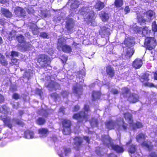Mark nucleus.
Listing matches in <instances>:
<instances>
[{
  "instance_id": "29",
  "label": "nucleus",
  "mask_w": 157,
  "mask_h": 157,
  "mask_svg": "<svg viewBox=\"0 0 157 157\" xmlns=\"http://www.w3.org/2000/svg\"><path fill=\"white\" fill-rule=\"evenodd\" d=\"M128 124L126 123L123 120H122L118 125V128L120 129H123L126 131L128 128Z\"/></svg>"
},
{
  "instance_id": "38",
  "label": "nucleus",
  "mask_w": 157,
  "mask_h": 157,
  "mask_svg": "<svg viewBox=\"0 0 157 157\" xmlns=\"http://www.w3.org/2000/svg\"><path fill=\"white\" fill-rule=\"evenodd\" d=\"M136 145L132 144L129 146L128 151L129 153L134 154L136 151Z\"/></svg>"
},
{
  "instance_id": "3",
  "label": "nucleus",
  "mask_w": 157,
  "mask_h": 157,
  "mask_svg": "<svg viewBox=\"0 0 157 157\" xmlns=\"http://www.w3.org/2000/svg\"><path fill=\"white\" fill-rule=\"evenodd\" d=\"M122 92L121 95H122L123 97L126 98L127 97V94H129L128 96L127 100L130 103H135L139 101V96L136 94L130 92V89L127 87H124L122 89Z\"/></svg>"
},
{
  "instance_id": "54",
  "label": "nucleus",
  "mask_w": 157,
  "mask_h": 157,
  "mask_svg": "<svg viewBox=\"0 0 157 157\" xmlns=\"http://www.w3.org/2000/svg\"><path fill=\"white\" fill-rule=\"evenodd\" d=\"M40 36L44 38H48V35L46 32H43L40 33Z\"/></svg>"
},
{
  "instance_id": "2",
  "label": "nucleus",
  "mask_w": 157,
  "mask_h": 157,
  "mask_svg": "<svg viewBox=\"0 0 157 157\" xmlns=\"http://www.w3.org/2000/svg\"><path fill=\"white\" fill-rule=\"evenodd\" d=\"M84 111H81L78 113H74L73 116V119L77 121L78 123H84L88 121L90 115L86 113L90 111V109L89 105L85 104L83 108Z\"/></svg>"
},
{
  "instance_id": "12",
  "label": "nucleus",
  "mask_w": 157,
  "mask_h": 157,
  "mask_svg": "<svg viewBox=\"0 0 157 157\" xmlns=\"http://www.w3.org/2000/svg\"><path fill=\"white\" fill-rule=\"evenodd\" d=\"M110 29L103 26L101 27L99 33L102 37L104 38L109 36L110 34Z\"/></svg>"
},
{
  "instance_id": "11",
  "label": "nucleus",
  "mask_w": 157,
  "mask_h": 157,
  "mask_svg": "<svg viewBox=\"0 0 157 157\" xmlns=\"http://www.w3.org/2000/svg\"><path fill=\"white\" fill-rule=\"evenodd\" d=\"M45 87L47 88L50 91H51L53 90H56L60 87V85L58 82L51 80Z\"/></svg>"
},
{
  "instance_id": "43",
  "label": "nucleus",
  "mask_w": 157,
  "mask_h": 157,
  "mask_svg": "<svg viewBox=\"0 0 157 157\" xmlns=\"http://www.w3.org/2000/svg\"><path fill=\"white\" fill-rule=\"evenodd\" d=\"M11 62L10 63V64L11 65H18L17 59L14 57H11Z\"/></svg>"
},
{
  "instance_id": "15",
  "label": "nucleus",
  "mask_w": 157,
  "mask_h": 157,
  "mask_svg": "<svg viewBox=\"0 0 157 157\" xmlns=\"http://www.w3.org/2000/svg\"><path fill=\"white\" fill-rule=\"evenodd\" d=\"M116 122L113 120H109L105 122L106 128L109 130L114 129L116 125Z\"/></svg>"
},
{
  "instance_id": "9",
  "label": "nucleus",
  "mask_w": 157,
  "mask_h": 157,
  "mask_svg": "<svg viewBox=\"0 0 157 157\" xmlns=\"http://www.w3.org/2000/svg\"><path fill=\"white\" fill-rule=\"evenodd\" d=\"M0 120L3 123L4 126L10 128H12V124L11 122V118L7 115H1L0 116Z\"/></svg>"
},
{
  "instance_id": "4",
  "label": "nucleus",
  "mask_w": 157,
  "mask_h": 157,
  "mask_svg": "<svg viewBox=\"0 0 157 157\" xmlns=\"http://www.w3.org/2000/svg\"><path fill=\"white\" fill-rule=\"evenodd\" d=\"M66 40L63 37L59 38L57 41V48L58 50H61L65 53H70L72 51V48L70 45L64 43Z\"/></svg>"
},
{
  "instance_id": "46",
  "label": "nucleus",
  "mask_w": 157,
  "mask_h": 157,
  "mask_svg": "<svg viewBox=\"0 0 157 157\" xmlns=\"http://www.w3.org/2000/svg\"><path fill=\"white\" fill-rule=\"evenodd\" d=\"M23 76V78H26L29 80L30 77V72L27 71H25Z\"/></svg>"
},
{
  "instance_id": "13",
  "label": "nucleus",
  "mask_w": 157,
  "mask_h": 157,
  "mask_svg": "<svg viewBox=\"0 0 157 157\" xmlns=\"http://www.w3.org/2000/svg\"><path fill=\"white\" fill-rule=\"evenodd\" d=\"M71 153V150L70 148L65 146L62 147L61 148V152L59 153V155L60 157H64V156L68 155Z\"/></svg>"
},
{
  "instance_id": "49",
  "label": "nucleus",
  "mask_w": 157,
  "mask_h": 157,
  "mask_svg": "<svg viewBox=\"0 0 157 157\" xmlns=\"http://www.w3.org/2000/svg\"><path fill=\"white\" fill-rule=\"evenodd\" d=\"M80 44L79 43H77L75 41H73L72 45L75 47V49H79L80 48L79 45Z\"/></svg>"
},
{
  "instance_id": "35",
  "label": "nucleus",
  "mask_w": 157,
  "mask_h": 157,
  "mask_svg": "<svg viewBox=\"0 0 157 157\" xmlns=\"http://www.w3.org/2000/svg\"><path fill=\"white\" fill-rule=\"evenodd\" d=\"M126 53L125 55V56L127 58H131L134 52V51L133 50V48H127Z\"/></svg>"
},
{
  "instance_id": "40",
  "label": "nucleus",
  "mask_w": 157,
  "mask_h": 157,
  "mask_svg": "<svg viewBox=\"0 0 157 157\" xmlns=\"http://www.w3.org/2000/svg\"><path fill=\"white\" fill-rule=\"evenodd\" d=\"M151 30L148 29V27L147 26H144L143 27L142 30V35L143 36H146L149 34L150 33Z\"/></svg>"
},
{
  "instance_id": "8",
  "label": "nucleus",
  "mask_w": 157,
  "mask_h": 157,
  "mask_svg": "<svg viewBox=\"0 0 157 157\" xmlns=\"http://www.w3.org/2000/svg\"><path fill=\"white\" fill-rule=\"evenodd\" d=\"M106 140L109 143L112 149L117 153H122L124 151V150L122 146L117 144H114L113 143H111L112 140L111 138L109 137L106 138Z\"/></svg>"
},
{
  "instance_id": "27",
  "label": "nucleus",
  "mask_w": 157,
  "mask_h": 157,
  "mask_svg": "<svg viewBox=\"0 0 157 157\" xmlns=\"http://www.w3.org/2000/svg\"><path fill=\"white\" fill-rule=\"evenodd\" d=\"M1 12L2 14L6 17L10 18L12 16L11 13L7 9L2 8Z\"/></svg>"
},
{
  "instance_id": "31",
  "label": "nucleus",
  "mask_w": 157,
  "mask_h": 157,
  "mask_svg": "<svg viewBox=\"0 0 157 157\" xmlns=\"http://www.w3.org/2000/svg\"><path fill=\"white\" fill-rule=\"evenodd\" d=\"M105 5L103 2L100 1H98L94 6L95 8L98 10H101L105 7Z\"/></svg>"
},
{
  "instance_id": "59",
  "label": "nucleus",
  "mask_w": 157,
  "mask_h": 157,
  "mask_svg": "<svg viewBox=\"0 0 157 157\" xmlns=\"http://www.w3.org/2000/svg\"><path fill=\"white\" fill-rule=\"evenodd\" d=\"M61 94L62 95L63 97H64L68 95V93L66 91H63L61 93Z\"/></svg>"
},
{
  "instance_id": "63",
  "label": "nucleus",
  "mask_w": 157,
  "mask_h": 157,
  "mask_svg": "<svg viewBox=\"0 0 157 157\" xmlns=\"http://www.w3.org/2000/svg\"><path fill=\"white\" fill-rule=\"evenodd\" d=\"M154 73V79L155 80L157 81V71H155V72H153Z\"/></svg>"
},
{
  "instance_id": "57",
  "label": "nucleus",
  "mask_w": 157,
  "mask_h": 157,
  "mask_svg": "<svg viewBox=\"0 0 157 157\" xmlns=\"http://www.w3.org/2000/svg\"><path fill=\"white\" fill-rule=\"evenodd\" d=\"M50 96L52 98H57L58 97V94L56 93H53L51 94Z\"/></svg>"
},
{
  "instance_id": "50",
  "label": "nucleus",
  "mask_w": 157,
  "mask_h": 157,
  "mask_svg": "<svg viewBox=\"0 0 157 157\" xmlns=\"http://www.w3.org/2000/svg\"><path fill=\"white\" fill-rule=\"evenodd\" d=\"M66 28L68 31H70L71 29L73 28L72 26L71 23L70 22H67L66 23Z\"/></svg>"
},
{
  "instance_id": "25",
  "label": "nucleus",
  "mask_w": 157,
  "mask_h": 157,
  "mask_svg": "<svg viewBox=\"0 0 157 157\" xmlns=\"http://www.w3.org/2000/svg\"><path fill=\"white\" fill-rule=\"evenodd\" d=\"M49 132L46 128H42L38 130V133L42 136H46L49 134Z\"/></svg>"
},
{
  "instance_id": "62",
  "label": "nucleus",
  "mask_w": 157,
  "mask_h": 157,
  "mask_svg": "<svg viewBox=\"0 0 157 157\" xmlns=\"http://www.w3.org/2000/svg\"><path fill=\"white\" fill-rule=\"evenodd\" d=\"M4 101V97L0 94V103L3 102Z\"/></svg>"
},
{
  "instance_id": "48",
  "label": "nucleus",
  "mask_w": 157,
  "mask_h": 157,
  "mask_svg": "<svg viewBox=\"0 0 157 157\" xmlns=\"http://www.w3.org/2000/svg\"><path fill=\"white\" fill-rule=\"evenodd\" d=\"M36 94L40 96L41 97L43 94L42 90L38 88L36 89Z\"/></svg>"
},
{
  "instance_id": "44",
  "label": "nucleus",
  "mask_w": 157,
  "mask_h": 157,
  "mask_svg": "<svg viewBox=\"0 0 157 157\" xmlns=\"http://www.w3.org/2000/svg\"><path fill=\"white\" fill-rule=\"evenodd\" d=\"M144 85L145 86H147L149 87H157L156 86L154 85L152 83L145 82L144 83Z\"/></svg>"
},
{
  "instance_id": "56",
  "label": "nucleus",
  "mask_w": 157,
  "mask_h": 157,
  "mask_svg": "<svg viewBox=\"0 0 157 157\" xmlns=\"http://www.w3.org/2000/svg\"><path fill=\"white\" fill-rule=\"evenodd\" d=\"M124 11L125 12V14H126L128 13L130 11V10L128 6H125Z\"/></svg>"
},
{
  "instance_id": "18",
  "label": "nucleus",
  "mask_w": 157,
  "mask_h": 157,
  "mask_svg": "<svg viewBox=\"0 0 157 157\" xmlns=\"http://www.w3.org/2000/svg\"><path fill=\"white\" fill-rule=\"evenodd\" d=\"M99 16L101 21L104 22L107 21L109 18V13L104 10H102L100 12Z\"/></svg>"
},
{
  "instance_id": "6",
  "label": "nucleus",
  "mask_w": 157,
  "mask_h": 157,
  "mask_svg": "<svg viewBox=\"0 0 157 157\" xmlns=\"http://www.w3.org/2000/svg\"><path fill=\"white\" fill-rule=\"evenodd\" d=\"M16 39L20 44L17 45V47L20 48L21 49L24 51H26L29 47L28 46L29 42H26L25 37L22 34H21L17 36Z\"/></svg>"
},
{
  "instance_id": "28",
  "label": "nucleus",
  "mask_w": 157,
  "mask_h": 157,
  "mask_svg": "<svg viewBox=\"0 0 157 157\" xmlns=\"http://www.w3.org/2000/svg\"><path fill=\"white\" fill-rule=\"evenodd\" d=\"M0 64L2 66L6 67L8 64V62L4 55L0 53Z\"/></svg>"
},
{
  "instance_id": "5",
  "label": "nucleus",
  "mask_w": 157,
  "mask_h": 157,
  "mask_svg": "<svg viewBox=\"0 0 157 157\" xmlns=\"http://www.w3.org/2000/svg\"><path fill=\"white\" fill-rule=\"evenodd\" d=\"M36 60L40 67L43 68H46L49 66L51 61L49 57L44 54L39 55L36 57Z\"/></svg>"
},
{
  "instance_id": "33",
  "label": "nucleus",
  "mask_w": 157,
  "mask_h": 157,
  "mask_svg": "<svg viewBox=\"0 0 157 157\" xmlns=\"http://www.w3.org/2000/svg\"><path fill=\"white\" fill-rule=\"evenodd\" d=\"M146 17L149 21L151 20L152 17L155 14V13L152 10L147 11L146 12Z\"/></svg>"
},
{
  "instance_id": "60",
  "label": "nucleus",
  "mask_w": 157,
  "mask_h": 157,
  "mask_svg": "<svg viewBox=\"0 0 157 157\" xmlns=\"http://www.w3.org/2000/svg\"><path fill=\"white\" fill-rule=\"evenodd\" d=\"M143 27H137L136 29L137 30V32L138 33H140L141 32L142 33V30L143 29Z\"/></svg>"
},
{
  "instance_id": "19",
  "label": "nucleus",
  "mask_w": 157,
  "mask_h": 157,
  "mask_svg": "<svg viewBox=\"0 0 157 157\" xmlns=\"http://www.w3.org/2000/svg\"><path fill=\"white\" fill-rule=\"evenodd\" d=\"M123 44L126 47L130 48L134 46L135 42L132 39L129 37H127L125 38Z\"/></svg>"
},
{
  "instance_id": "52",
  "label": "nucleus",
  "mask_w": 157,
  "mask_h": 157,
  "mask_svg": "<svg viewBox=\"0 0 157 157\" xmlns=\"http://www.w3.org/2000/svg\"><path fill=\"white\" fill-rule=\"evenodd\" d=\"M12 98L15 100H17L20 98V97L18 94L14 93L13 94Z\"/></svg>"
},
{
  "instance_id": "17",
  "label": "nucleus",
  "mask_w": 157,
  "mask_h": 157,
  "mask_svg": "<svg viewBox=\"0 0 157 157\" xmlns=\"http://www.w3.org/2000/svg\"><path fill=\"white\" fill-rule=\"evenodd\" d=\"M143 65V61L141 59L136 58L132 62V67L135 69L140 68Z\"/></svg>"
},
{
  "instance_id": "34",
  "label": "nucleus",
  "mask_w": 157,
  "mask_h": 157,
  "mask_svg": "<svg viewBox=\"0 0 157 157\" xmlns=\"http://www.w3.org/2000/svg\"><path fill=\"white\" fill-rule=\"evenodd\" d=\"M90 123L92 127H97L98 126V120L94 117H92L90 120Z\"/></svg>"
},
{
  "instance_id": "37",
  "label": "nucleus",
  "mask_w": 157,
  "mask_h": 157,
  "mask_svg": "<svg viewBox=\"0 0 157 157\" xmlns=\"http://www.w3.org/2000/svg\"><path fill=\"white\" fill-rule=\"evenodd\" d=\"M123 4V0H115L114 2V6L117 8H121ZM121 9H123V8H121Z\"/></svg>"
},
{
  "instance_id": "23",
  "label": "nucleus",
  "mask_w": 157,
  "mask_h": 157,
  "mask_svg": "<svg viewBox=\"0 0 157 157\" xmlns=\"http://www.w3.org/2000/svg\"><path fill=\"white\" fill-rule=\"evenodd\" d=\"M124 117L126 120H128V123L130 124L133 123V119L132 114L128 112L125 113L123 114Z\"/></svg>"
},
{
  "instance_id": "41",
  "label": "nucleus",
  "mask_w": 157,
  "mask_h": 157,
  "mask_svg": "<svg viewBox=\"0 0 157 157\" xmlns=\"http://www.w3.org/2000/svg\"><path fill=\"white\" fill-rule=\"evenodd\" d=\"M137 19L138 22L140 25H142L143 24L145 23L146 21V19L144 18V17L142 16H138Z\"/></svg>"
},
{
  "instance_id": "7",
  "label": "nucleus",
  "mask_w": 157,
  "mask_h": 157,
  "mask_svg": "<svg viewBox=\"0 0 157 157\" xmlns=\"http://www.w3.org/2000/svg\"><path fill=\"white\" fill-rule=\"evenodd\" d=\"M156 45V41L154 38L151 37H147L145 39L144 45L146 49L151 50L155 47Z\"/></svg>"
},
{
  "instance_id": "64",
  "label": "nucleus",
  "mask_w": 157,
  "mask_h": 157,
  "mask_svg": "<svg viewBox=\"0 0 157 157\" xmlns=\"http://www.w3.org/2000/svg\"><path fill=\"white\" fill-rule=\"evenodd\" d=\"M112 93L113 94H118V90L116 89H113L112 91Z\"/></svg>"
},
{
  "instance_id": "30",
  "label": "nucleus",
  "mask_w": 157,
  "mask_h": 157,
  "mask_svg": "<svg viewBox=\"0 0 157 157\" xmlns=\"http://www.w3.org/2000/svg\"><path fill=\"white\" fill-rule=\"evenodd\" d=\"M130 125H131L133 130L141 128L143 127L142 123L139 121H137L135 123H134L133 122L132 124H130Z\"/></svg>"
},
{
  "instance_id": "36",
  "label": "nucleus",
  "mask_w": 157,
  "mask_h": 157,
  "mask_svg": "<svg viewBox=\"0 0 157 157\" xmlns=\"http://www.w3.org/2000/svg\"><path fill=\"white\" fill-rule=\"evenodd\" d=\"M63 128L62 132L63 135H68L71 134V127H63Z\"/></svg>"
},
{
  "instance_id": "24",
  "label": "nucleus",
  "mask_w": 157,
  "mask_h": 157,
  "mask_svg": "<svg viewBox=\"0 0 157 157\" xmlns=\"http://www.w3.org/2000/svg\"><path fill=\"white\" fill-rule=\"evenodd\" d=\"M15 14L18 17H24L26 15V13L23 9L19 8L14 11Z\"/></svg>"
},
{
  "instance_id": "1",
  "label": "nucleus",
  "mask_w": 157,
  "mask_h": 157,
  "mask_svg": "<svg viewBox=\"0 0 157 157\" xmlns=\"http://www.w3.org/2000/svg\"><path fill=\"white\" fill-rule=\"evenodd\" d=\"M78 13L82 16L84 20L88 24L92 23L94 20V12L89 6H83L80 8Z\"/></svg>"
},
{
  "instance_id": "51",
  "label": "nucleus",
  "mask_w": 157,
  "mask_h": 157,
  "mask_svg": "<svg viewBox=\"0 0 157 157\" xmlns=\"http://www.w3.org/2000/svg\"><path fill=\"white\" fill-rule=\"evenodd\" d=\"M19 55V53L17 52L14 51H12L11 52L10 56L12 57H14V56L18 57Z\"/></svg>"
},
{
  "instance_id": "21",
  "label": "nucleus",
  "mask_w": 157,
  "mask_h": 157,
  "mask_svg": "<svg viewBox=\"0 0 157 157\" xmlns=\"http://www.w3.org/2000/svg\"><path fill=\"white\" fill-rule=\"evenodd\" d=\"M150 74L147 72L144 73L141 76H139V79L142 83H144L145 82H147L149 80Z\"/></svg>"
},
{
  "instance_id": "14",
  "label": "nucleus",
  "mask_w": 157,
  "mask_h": 157,
  "mask_svg": "<svg viewBox=\"0 0 157 157\" xmlns=\"http://www.w3.org/2000/svg\"><path fill=\"white\" fill-rule=\"evenodd\" d=\"M141 145L142 147L147 149L149 151L152 150L154 147L152 142L148 140L143 141L141 143Z\"/></svg>"
},
{
  "instance_id": "20",
  "label": "nucleus",
  "mask_w": 157,
  "mask_h": 157,
  "mask_svg": "<svg viewBox=\"0 0 157 157\" xmlns=\"http://www.w3.org/2000/svg\"><path fill=\"white\" fill-rule=\"evenodd\" d=\"M24 137L26 139H32L34 138V132L29 129H27L24 131Z\"/></svg>"
},
{
  "instance_id": "55",
  "label": "nucleus",
  "mask_w": 157,
  "mask_h": 157,
  "mask_svg": "<svg viewBox=\"0 0 157 157\" xmlns=\"http://www.w3.org/2000/svg\"><path fill=\"white\" fill-rule=\"evenodd\" d=\"M41 111L43 112L44 114L42 115V116L45 117H48V113L46 110L42 109H41Z\"/></svg>"
},
{
  "instance_id": "39",
  "label": "nucleus",
  "mask_w": 157,
  "mask_h": 157,
  "mask_svg": "<svg viewBox=\"0 0 157 157\" xmlns=\"http://www.w3.org/2000/svg\"><path fill=\"white\" fill-rule=\"evenodd\" d=\"M46 121L45 119L42 117H39L36 120V123L39 125H42L45 124Z\"/></svg>"
},
{
  "instance_id": "42",
  "label": "nucleus",
  "mask_w": 157,
  "mask_h": 157,
  "mask_svg": "<svg viewBox=\"0 0 157 157\" xmlns=\"http://www.w3.org/2000/svg\"><path fill=\"white\" fill-rule=\"evenodd\" d=\"M82 87H78L77 86H74L73 87V92L76 94H78L79 92H80L81 93L82 92Z\"/></svg>"
},
{
  "instance_id": "53",
  "label": "nucleus",
  "mask_w": 157,
  "mask_h": 157,
  "mask_svg": "<svg viewBox=\"0 0 157 157\" xmlns=\"http://www.w3.org/2000/svg\"><path fill=\"white\" fill-rule=\"evenodd\" d=\"M80 109V107L78 105H75L72 111L76 112L78 111Z\"/></svg>"
},
{
  "instance_id": "22",
  "label": "nucleus",
  "mask_w": 157,
  "mask_h": 157,
  "mask_svg": "<svg viewBox=\"0 0 157 157\" xmlns=\"http://www.w3.org/2000/svg\"><path fill=\"white\" fill-rule=\"evenodd\" d=\"M101 95V92L99 91L93 90L92 92V100L95 101L100 98Z\"/></svg>"
},
{
  "instance_id": "26",
  "label": "nucleus",
  "mask_w": 157,
  "mask_h": 157,
  "mask_svg": "<svg viewBox=\"0 0 157 157\" xmlns=\"http://www.w3.org/2000/svg\"><path fill=\"white\" fill-rule=\"evenodd\" d=\"M147 137L145 133H140L136 136V139L137 142H140L142 140L144 141Z\"/></svg>"
},
{
  "instance_id": "32",
  "label": "nucleus",
  "mask_w": 157,
  "mask_h": 157,
  "mask_svg": "<svg viewBox=\"0 0 157 157\" xmlns=\"http://www.w3.org/2000/svg\"><path fill=\"white\" fill-rule=\"evenodd\" d=\"M62 127H71L72 125L71 121L69 119H64L62 121Z\"/></svg>"
},
{
  "instance_id": "47",
  "label": "nucleus",
  "mask_w": 157,
  "mask_h": 157,
  "mask_svg": "<svg viewBox=\"0 0 157 157\" xmlns=\"http://www.w3.org/2000/svg\"><path fill=\"white\" fill-rule=\"evenodd\" d=\"M152 30L154 32H157V25L156 24L155 22L152 24Z\"/></svg>"
},
{
  "instance_id": "16",
  "label": "nucleus",
  "mask_w": 157,
  "mask_h": 157,
  "mask_svg": "<svg viewBox=\"0 0 157 157\" xmlns=\"http://www.w3.org/2000/svg\"><path fill=\"white\" fill-rule=\"evenodd\" d=\"M106 72L109 77L112 78L115 75V72L113 68L111 65L107 66L106 67Z\"/></svg>"
},
{
  "instance_id": "61",
  "label": "nucleus",
  "mask_w": 157,
  "mask_h": 157,
  "mask_svg": "<svg viewBox=\"0 0 157 157\" xmlns=\"http://www.w3.org/2000/svg\"><path fill=\"white\" fill-rule=\"evenodd\" d=\"M84 139L88 143H89L90 142V139L89 138V137L88 136H84L83 137Z\"/></svg>"
},
{
  "instance_id": "45",
  "label": "nucleus",
  "mask_w": 157,
  "mask_h": 157,
  "mask_svg": "<svg viewBox=\"0 0 157 157\" xmlns=\"http://www.w3.org/2000/svg\"><path fill=\"white\" fill-rule=\"evenodd\" d=\"M15 121L17 124L22 127H23L25 125L24 123L21 120L18 119H16Z\"/></svg>"
},
{
  "instance_id": "58",
  "label": "nucleus",
  "mask_w": 157,
  "mask_h": 157,
  "mask_svg": "<svg viewBox=\"0 0 157 157\" xmlns=\"http://www.w3.org/2000/svg\"><path fill=\"white\" fill-rule=\"evenodd\" d=\"M149 157H157V154L155 152H152L149 154Z\"/></svg>"
},
{
  "instance_id": "10",
  "label": "nucleus",
  "mask_w": 157,
  "mask_h": 157,
  "mask_svg": "<svg viewBox=\"0 0 157 157\" xmlns=\"http://www.w3.org/2000/svg\"><path fill=\"white\" fill-rule=\"evenodd\" d=\"M74 144L75 145L74 148L77 151H79L83 143V140L81 137L79 136H75L74 138Z\"/></svg>"
}]
</instances>
